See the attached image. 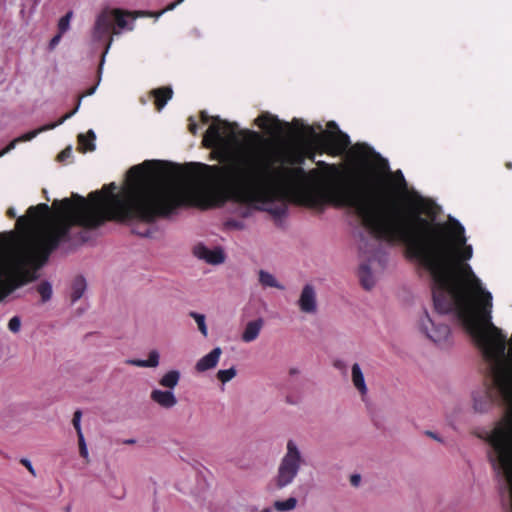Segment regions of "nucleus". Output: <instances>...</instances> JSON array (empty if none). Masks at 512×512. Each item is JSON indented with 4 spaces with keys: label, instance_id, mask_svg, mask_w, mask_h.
<instances>
[{
    "label": "nucleus",
    "instance_id": "obj_1",
    "mask_svg": "<svg viewBox=\"0 0 512 512\" xmlns=\"http://www.w3.org/2000/svg\"><path fill=\"white\" fill-rule=\"evenodd\" d=\"M407 190L401 170L392 171L388 160L367 143H354V212L358 196V211L369 233L388 244H404L406 256L430 274L433 284L452 291L457 316L484 360L490 364L500 359L507 354L506 336L491 322L492 294L466 263L473 251L464 227L455 219L434 224L421 211L402 209L398 200ZM421 209L428 213L423 205Z\"/></svg>",
    "mask_w": 512,
    "mask_h": 512
},
{
    "label": "nucleus",
    "instance_id": "obj_2",
    "mask_svg": "<svg viewBox=\"0 0 512 512\" xmlns=\"http://www.w3.org/2000/svg\"><path fill=\"white\" fill-rule=\"evenodd\" d=\"M304 457L297 443L290 439L286 444V451L281 458L276 475L273 479L277 489H283L294 482L302 465Z\"/></svg>",
    "mask_w": 512,
    "mask_h": 512
},
{
    "label": "nucleus",
    "instance_id": "obj_3",
    "mask_svg": "<svg viewBox=\"0 0 512 512\" xmlns=\"http://www.w3.org/2000/svg\"><path fill=\"white\" fill-rule=\"evenodd\" d=\"M327 130L320 134L314 133L313 140L331 154H341L347 148L349 138L336 129L334 123L327 125Z\"/></svg>",
    "mask_w": 512,
    "mask_h": 512
},
{
    "label": "nucleus",
    "instance_id": "obj_4",
    "mask_svg": "<svg viewBox=\"0 0 512 512\" xmlns=\"http://www.w3.org/2000/svg\"><path fill=\"white\" fill-rule=\"evenodd\" d=\"M192 254L198 260L209 265H220L225 262L226 254L221 247H208L202 242L196 243L192 247Z\"/></svg>",
    "mask_w": 512,
    "mask_h": 512
},
{
    "label": "nucleus",
    "instance_id": "obj_5",
    "mask_svg": "<svg viewBox=\"0 0 512 512\" xmlns=\"http://www.w3.org/2000/svg\"><path fill=\"white\" fill-rule=\"evenodd\" d=\"M421 330L435 343L446 340L450 334V328L446 324H435L427 311H424V318L421 320Z\"/></svg>",
    "mask_w": 512,
    "mask_h": 512
},
{
    "label": "nucleus",
    "instance_id": "obj_6",
    "mask_svg": "<svg viewBox=\"0 0 512 512\" xmlns=\"http://www.w3.org/2000/svg\"><path fill=\"white\" fill-rule=\"evenodd\" d=\"M432 290V298L435 310L440 314H447L452 311L453 306L457 307L454 296L450 289L435 285Z\"/></svg>",
    "mask_w": 512,
    "mask_h": 512
},
{
    "label": "nucleus",
    "instance_id": "obj_7",
    "mask_svg": "<svg viewBox=\"0 0 512 512\" xmlns=\"http://www.w3.org/2000/svg\"><path fill=\"white\" fill-rule=\"evenodd\" d=\"M299 310L308 315L316 314L318 311V301L316 289L311 284L303 286L297 300Z\"/></svg>",
    "mask_w": 512,
    "mask_h": 512
},
{
    "label": "nucleus",
    "instance_id": "obj_8",
    "mask_svg": "<svg viewBox=\"0 0 512 512\" xmlns=\"http://www.w3.org/2000/svg\"><path fill=\"white\" fill-rule=\"evenodd\" d=\"M72 114L73 113H67L56 123H51V124H47V125L41 126L38 129H35L33 131H30V132H27V133H25V134L15 138V139H13L3 150H1V152L3 153V155H5V154L9 153L10 151H12L13 149H15V147H16V145L18 143L31 141L38 134H40L42 132H45V131H48V130L54 129L55 127H57L58 125H61L64 121L69 119L72 116Z\"/></svg>",
    "mask_w": 512,
    "mask_h": 512
},
{
    "label": "nucleus",
    "instance_id": "obj_9",
    "mask_svg": "<svg viewBox=\"0 0 512 512\" xmlns=\"http://www.w3.org/2000/svg\"><path fill=\"white\" fill-rule=\"evenodd\" d=\"M114 27V14L112 9L103 10L96 18L93 30V37L101 40L110 31L113 33Z\"/></svg>",
    "mask_w": 512,
    "mask_h": 512
},
{
    "label": "nucleus",
    "instance_id": "obj_10",
    "mask_svg": "<svg viewBox=\"0 0 512 512\" xmlns=\"http://www.w3.org/2000/svg\"><path fill=\"white\" fill-rule=\"evenodd\" d=\"M150 399L152 402L157 404L159 407L164 409H172L177 403V397L174 391L171 390H161V389H153L150 393Z\"/></svg>",
    "mask_w": 512,
    "mask_h": 512
},
{
    "label": "nucleus",
    "instance_id": "obj_11",
    "mask_svg": "<svg viewBox=\"0 0 512 512\" xmlns=\"http://www.w3.org/2000/svg\"><path fill=\"white\" fill-rule=\"evenodd\" d=\"M255 123L272 136H276L282 132V123L280 120L269 113L261 114L255 119Z\"/></svg>",
    "mask_w": 512,
    "mask_h": 512
},
{
    "label": "nucleus",
    "instance_id": "obj_12",
    "mask_svg": "<svg viewBox=\"0 0 512 512\" xmlns=\"http://www.w3.org/2000/svg\"><path fill=\"white\" fill-rule=\"evenodd\" d=\"M222 355V349L215 347L208 354L201 357L195 364V370L199 373L215 368Z\"/></svg>",
    "mask_w": 512,
    "mask_h": 512
},
{
    "label": "nucleus",
    "instance_id": "obj_13",
    "mask_svg": "<svg viewBox=\"0 0 512 512\" xmlns=\"http://www.w3.org/2000/svg\"><path fill=\"white\" fill-rule=\"evenodd\" d=\"M112 13L114 14V35L120 34L122 30L132 31L134 29V22L131 20L129 11L112 9Z\"/></svg>",
    "mask_w": 512,
    "mask_h": 512
},
{
    "label": "nucleus",
    "instance_id": "obj_14",
    "mask_svg": "<svg viewBox=\"0 0 512 512\" xmlns=\"http://www.w3.org/2000/svg\"><path fill=\"white\" fill-rule=\"evenodd\" d=\"M264 326V320L262 318H258L256 320L249 321L242 332L241 339L245 343H250L255 341L262 328Z\"/></svg>",
    "mask_w": 512,
    "mask_h": 512
},
{
    "label": "nucleus",
    "instance_id": "obj_15",
    "mask_svg": "<svg viewBox=\"0 0 512 512\" xmlns=\"http://www.w3.org/2000/svg\"><path fill=\"white\" fill-rule=\"evenodd\" d=\"M160 362V354L157 350H151L148 354V358L146 360L140 359H128L126 360V364L136 366V367H144V368H156Z\"/></svg>",
    "mask_w": 512,
    "mask_h": 512
},
{
    "label": "nucleus",
    "instance_id": "obj_16",
    "mask_svg": "<svg viewBox=\"0 0 512 512\" xmlns=\"http://www.w3.org/2000/svg\"><path fill=\"white\" fill-rule=\"evenodd\" d=\"M258 280L264 288H276L278 290H284L285 286L280 283L277 278L266 270H260L258 272Z\"/></svg>",
    "mask_w": 512,
    "mask_h": 512
},
{
    "label": "nucleus",
    "instance_id": "obj_17",
    "mask_svg": "<svg viewBox=\"0 0 512 512\" xmlns=\"http://www.w3.org/2000/svg\"><path fill=\"white\" fill-rule=\"evenodd\" d=\"M354 388L357 389L362 397V401L368 406L366 399L367 387L365 384L363 373L358 364L354 363Z\"/></svg>",
    "mask_w": 512,
    "mask_h": 512
},
{
    "label": "nucleus",
    "instance_id": "obj_18",
    "mask_svg": "<svg viewBox=\"0 0 512 512\" xmlns=\"http://www.w3.org/2000/svg\"><path fill=\"white\" fill-rule=\"evenodd\" d=\"M154 103L158 110H161L168 100L171 99L173 91L169 87L158 88L152 91Z\"/></svg>",
    "mask_w": 512,
    "mask_h": 512
},
{
    "label": "nucleus",
    "instance_id": "obj_19",
    "mask_svg": "<svg viewBox=\"0 0 512 512\" xmlns=\"http://www.w3.org/2000/svg\"><path fill=\"white\" fill-rule=\"evenodd\" d=\"M86 287V280L82 276H78L73 280L70 290V299L73 303L84 295Z\"/></svg>",
    "mask_w": 512,
    "mask_h": 512
},
{
    "label": "nucleus",
    "instance_id": "obj_20",
    "mask_svg": "<svg viewBox=\"0 0 512 512\" xmlns=\"http://www.w3.org/2000/svg\"><path fill=\"white\" fill-rule=\"evenodd\" d=\"M180 372L177 370H170L166 372L159 380L160 386L166 388L167 390L173 391V389L178 385L180 380Z\"/></svg>",
    "mask_w": 512,
    "mask_h": 512
},
{
    "label": "nucleus",
    "instance_id": "obj_21",
    "mask_svg": "<svg viewBox=\"0 0 512 512\" xmlns=\"http://www.w3.org/2000/svg\"><path fill=\"white\" fill-rule=\"evenodd\" d=\"M95 133L93 130H89L86 134H80L78 136L79 148L82 152L94 151L95 150Z\"/></svg>",
    "mask_w": 512,
    "mask_h": 512
},
{
    "label": "nucleus",
    "instance_id": "obj_22",
    "mask_svg": "<svg viewBox=\"0 0 512 512\" xmlns=\"http://www.w3.org/2000/svg\"><path fill=\"white\" fill-rule=\"evenodd\" d=\"M359 277L364 289L370 290L374 286L373 275L368 265H361L359 267Z\"/></svg>",
    "mask_w": 512,
    "mask_h": 512
},
{
    "label": "nucleus",
    "instance_id": "obj_23",
    "mask_svg": "<svg viewBox=\"0 0 512 512\" xmlns=\"http://www.w3.org/2000/svg\"><path fill=\"white\" fill-rule=\"evenodd\" d=\"M297 499L295 497H289L285 500H277L274 502L273 507L278 512H289L297 507Z\"/></svg>",
    "mask_w": 512,
    "mask_h": 512
},
{
    "label": "nucleus",
    "instance_id": "obj_24",
    "mask_svg": "<svg viewBox=\"0 0 512 512\" xmlns=\"http://www.w3.org/2000/svg\"><path fill=\"white\" fill-rule=\"evenodd\" d=\"M37 292L41 296V300L43 303L49 301L53 295L52 285L48 281H42L37 285Z\"/></svg>",
    "mask_w": 512,
    "mask_h": 512
},
{
    "label": "nucleus",
    "instance_id": "obj_25",
    "mask_svg": "<svg viewBox=\"0 0 512 512\" xmlns=\"http://www.w3.org/2000/svg\"><path fill=\"white\" fill-rule=\"evenodd\" d=\"M189 316L195 320V322L197 323L198 329L201 332V334L204 337H207V335H208V328H207V325H206V317H205V315L197 313V312H190Z\"/></svg>",
    "mask_w": 512,
    "mask_h": 512
},
{
    "label": "nucleus",
    "instance_id": "obj_26",
    "mask_svg": "<svg viewBox=\"0 0 512 512\" xmlns=\"http://www.w3.org/2000/svg\"><path fill=\"white\" fill-rule=\"evenodd\" d=\"M237 374V371L234 367L229 369L219 370L216 374L217 379L223 384L231 381Z\"/></svg>",
    "mask_w": 512,
    "mask_h": 512
},
{
    "label": "nucleus",
    "instance_id": "obj_27",
    "mask_svg": "<svg viewBox=\"0 0 512 512\" xmlns=\"http://www.w3.org/2000/svg\"><path fill=\"white\" fill-rule=\"evenodd\" d=\"M73 12L69 11L65 16L61 17L58 22L59 33L63 34L70 28V21L72 19Z\"/></svg>",
    "mask_w": 512,
    "mask_h": 512
},
{
    "label": "nucleus",
    "instance_id": "obj_28",
    "mask_svg": "<svg viewBox=\"0 0 512 512\" xmlns=\"http://www.w3.org/2000/svg\"><path fill=\"white\" fill-rule=\"evenodd\" d=\"M81 417H82L81 411H79V410L75 411V413L73 415L72 423L77 432V436L83 435L82 428H81Z\"/></svg>",
    "mask_w": 512,
    "mask_h": 512
},
{
    "label": "nucleus",
    "instance_id": "obj_29",
    "mask_svg": "<svg viewBox=\"0 0 512 512\" xmlns=\"http://www.w3.org/2000/svg\"><path fill=\"white\" fill-rule=\"evenodd\" d=\"M166 11H164V9L158 13H151V12H144V11H135V12H129V15L131 17V20L134 21L136 18L138 17H146V16H155V17H159L161 16L163 13H165Z\"/></svg>",
    "mask_w": 512,
    "mask_h": 512
},
{
    "label": "nucleus",
    "instance_id": "obj_30",
    "mask_svg": "<svg viewBox=\"0 0 512 512\" xmlns=\"http://www.w3.org/2000/svg\"><path fill=\"white\" fill-rule=\"evenodd\" d=\"M78 444L80 449V455L89 461V452L85 442L84 435L78 436Z\"/></svg>",
    "mask_w": 512,
    "mask_h": 512
},
{
    "label": "nucleus",
    "instance_id": "obj_31",
    "mask_svg": "<svg viewBox=\"0 0 512 512\" xmlns=\"http://www.w3.org/2000/svg\"><path fill=\"white\" fill-rule=\"evenodd\" d=\"M21 328V320L18 316L12 317L8 322V329L13 333H18Z\"/></svg>",
    "mask_w": 512,
    "mask_h": 512
},
{
    "label": "nucleus",
    "instance_id": "obj_32",
    "mask_svg": "<svg viewBox=\"0 0 512 512\" xmlns=\"http://www.w3.org/2000/svg\"><path fill=\"white\" fill-rule=\"evenodd\" d=\"M95 90H96V86L92 87L86 93H84V94H82L80 96L76 108L71 112V113H73L72 115H74L77 112V110L79 109L82 98L86 97V96H89V95H92L95 92Z\"/></svg>",
    "mask_w": 512,
    "mask_h": 512
},
{
    "label": "nucleus",
    "instance_id": "obj_33",
    "mask_svg": "<svg viewBox=\"0 0 512 512\" xmlns=\"http://www.w3.org/2000/svg\"><path fill=\"white\" fill-rule=\"evenodd\" d=\"M333 366L337 369H339L341 372H343L344 374H346V370H347V364L344 363L342 360L340 359H336L334 360L333 362Z\"/></svg>",
    "mask_w": 512,
    "mask_h": 512
},
{
    "label": "nucleus",
    "instance_id": "obj_34",
    "mask_svg": "<svg viewBox=\"0 0 512 512\" xmlns=\"http://www.w3.org/2000/svg\"><path fill=\"white\" fill-rule=\"evenodd\" d=\"M61 37H62V34L61 33H58L57 35H55L50 43H49V48L50 50H53L58 44L59 42L61 41Z\"/></svg>",
    "mask_w": 512,
    "mask_h": 512
},
{
    "label": "nucleus",
    "instance_id": "obj_35",
    "mask_svg": "<svg viewBox=\"0 0 512 512\" xmlns=\"http://www.w3.org/2000/svg\"><path fill=\"white\" fill-rule=\"evenodd\" d=\"M21 463L28 469V471L33 475L36 476V471L32 466V463L28 459H21Z\"/></svg>",
    "mask_w": 512,
    "mask_h": 512
},
{
    "label": "nucleus",
    "instance_id": "obj_36",
    "mask_svg": "<svg viewBox=\"0 0 512 512\" xmlns=\"http://www.w3.org/2000/svg\"><path fill=\"white\" fill-rule=\"evenodd\" d=\"M72 155V149L71 147H68L64 149L58 156V158L63 161L64 159L70 157Z\"/></svg>",
    "mask_w": 512,
    "mask_h": 512
},
{
    "label": "nucleus",
    "instance_id": "obj_37",
    "mask_svg": "<svg viewBox=\"0 0 512 512\" xmlns=\"http://www.w3.org/2000/svg\"><path fill=\"white\" fill-rule=\"evenodd\" d=\"M184 0H177L176 2L174 3H171L170 5H168L164 11H170V10H173L174 8H176L179 4H181Z\"/></svg>",
    "mask_w": 512,
    "mask_h": 512
},
{
    "label": "nucleus",
    "instance_id": "obj_38",
    "mask_svg": "<svg viewBox=\"0 0 512 512\" xmlns=\"http://www.w3.org/2000/svg\"><path fill=\"white\" fill-rule=\"evenodd\" d=\"M425 434H426L427 436H429V437H431V438H433V439H435V440L439 441V442H441V441H442V439H441V438H440L436 433H434V432H432V431H426V432H425Z\"/></svg>",
    "mask_w": 512,
    "mask_h": 512
},
{
    "label": "nucleus",
    "instance_id": "obj_39",
    "mask_svg": "<svg viewBox=\"0 0 512 512\" xmlns=\"http://www.w3.org/2000/svg\"><path fill=\"white\" fill-rule=\"evenodd\" d=\"M189 130L193 134L197 132V124L192 119H190Z\"/></svg>",
    "mask_w": 512,
    "mask_h": 512
},
{
    "label": "nucleus",
    "instance_id": "obj_40",
    "mask_svg": "<svg viewBox=\"0 0 512 512\" xmlns=\"http://www.w3.org/2000/svg\"><path fill=\"white\" fill-rule=\"evenodd\" d=\"M361 481V476L359 474H354V487L358 486Z\"/></svg>",
    "mask_w": 512,
    "mask_h": 512
},
{
    "label": "nucleus",
    "instance_id": "obj_41",
    "mask_svg": "<svg viewBox=\"0 0 512 512\" xmlns=\"http://www.w3.org/2000/svg\"><path fill=\"white\" fill-rule=\"evenodd\" d=\"M201 118H202L203 122H207L208 119H209V116L205 112H202L201 113Z\"/></svg>",
    "mask_w": 512,
    "mask_h": 512
},
{
    "label": "nucleus",
    "instance_id": "obj_42",
    "mask_svg": "<svg viewBox=\"0 0 512 512\" xmlns=\"http://www.w3.org/2000/svg\"><path fill=\"white\" fill-rule=\"evenodd\" d=\"M7 213H8V215H9L10 217H14V216L16 215V213H15V211H14V209H13V208L8 209Z\"/></svg>",
    "mask_w": 512,
    "mask_h": 512
},
{
    "label": "nucleus",
    "instance_id": "obj_43",
    "mask_svg": "<svg viewBox=\"0 0 512 512\" xmlns=\"http://www.w3.org/2000/svg\"><path fill=\"white\" fill-rule=\"evenodd\" d=\"M136 441L134 439H128L125 441L126 444H134Z\"/></svg>",
    "mask_w": 512,
    "mask_h": 512
},
{
    "label": "nucleus",
    "instance_id": "obj_44",
    "mask_svg": "<svg viewBox=\"0 0 512 512\" xmlns=\"http://www.w3.org/2000/svg\"><path fill=\"white\" fill-rule=\"evenodd\" d=\"M505 166H506L507 169H512V163L511 162H506Z\"/></svg>",
    "mask_w": 512,
    "mask_h": 512
},
{
    "label": "nucleus",
    "instance_id": "obj_45",
    "mask_svg": "<svg viewBox=\"0 0 512 512\" xmlns=\"http://www.w3.org/2000/svg\"><path fill=\"white\" fill-rule=\"evenodd\" d=\"M261 512H273V510L271 508H265Z\"/></svg>",
    "mask_w": 512,
    "mask_h": 512
},
{
    "label": "nucleus",
    "instance_id": "obj_46",
    "mask_svg": "<svg viewBox=\"0 0 512 512\" xmlns=\"http://www.w3.org/2000/svg\"><path fill=\"white\" fill-rule=\"evenodd\" d=\"M8 294H0V300H2L4 297H6Z\"/></svg>",
    "mask_w": 512,
    "mask_h": 512
},
{
    "label": "nucleus",
    "instance_id": "obj_47",
    "mask_svg": "<svg viewBox=\"0 0 512 512\" xmlns=\"http://www.w3.org/2000/svg\"><path fill=\"white\" fill-rule=\"evenodd\" d=\"M111 42H112V38L109 39L108 47L111 45Z\"/></svg>",
    "mask_w": 512,
    "mask_h": 512
},
{
    "label": "nucleus",
    "instance_id": "obj_48",
    "mask_svg": "<svg viewBox=\"0 0 512 512\" xmlns=\"http://www.w3.org/2000/svg\"><path fill=\"white\" fill-rule=\"evenodd\" d=\"M2 156H4V155H3V153L0 151V158H1Z\"/></svg>",
    "mask_w": 512,
    "mask_h": 512
}]
</instances>
